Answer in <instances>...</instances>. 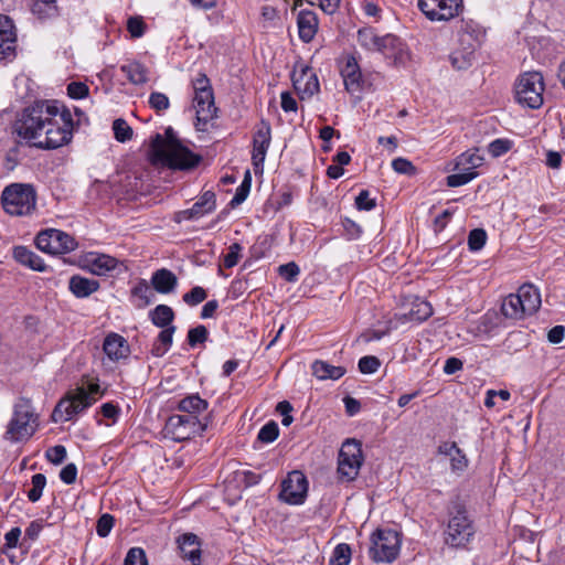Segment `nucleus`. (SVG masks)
<instances>
[{"mask_svg":"<svg viewBox=\"0 0 565 565\" xmlns=\"http://www.w3.org/2000/svg\"><path fill=\"white\" fill-rule=\"evenodd\" d=\"M278 274L288 282H295L300 274V268L295 262L278 267Z\"/></svg>","mask_w":565,"mask_h":565,"instance_id":"obj_47","label":"nucleus"},{"mask_svg":"<svg viewBox=\"0 0 565 565\" xmlns=\"http://www.w3.org/2000/svg\"><path fill=\"white\" fill-rule=\"evenodd\" d=\"M193 107L196 113V119L204 125L216 117L217 108L214 103L213 90L194 94Z\"/></svg>","mask_w":565,"mask_h":565,"instance_id":"obj_19","label":"nucleus"},{"mask_svg":"<svg viewBox=\"0 0 565 565\" xmlns=\"http://www.w3.org/2000/svg\"><path fill=\"white\" fill-rule=\"evenodd\" d=\"M14 132L39 149H57L73 138L71 111L57 100H36L25 107L13 126Z\"/></svg>","mask_w":565,"mask_h":565,"instance_id":"obj_1","label":"nucleus"},{"mask_svg":"<svg viewBox=\"0 0 565 565\" xmlns=\"http://www.w3.org/2000/svg\"><path fill=\"white\" fill-rule=\"evenodd\" d=\"M39 427V416L35 414L29 398L20 397L13 405V414L4 434L6 439L19 443L34 435Z\"/></svg>","mask_w":565,"mask_h":565,"instance_id":"obj_3","label":"nucleus"},{"mask_svg":"<svg viewBox=\"0 0 565 565\" xmlns=\"http://www.w3.org/2000/svg\"><path fill=\"white\" fill-rule=\"evenodd\" d=\"M308 493L307 477L299 470L288 473L281 482L280 499L288 504H302Z\"/></svg>","mask_w":565,"mask_h":565,"instance_id":"obj_13","label":"nucleus"},{"mask_svg":"<svg viewBox=\"0 0 565 565\" xmlns=\"http://www.w3.org/2000/svg\"><path fill=\"white\" fill-rule=\"evenodd\" d=\"M513 146L509 139H495L488 146V151L493 158H498L507 153Z\"/></svg>","mask_w":565,"mask_h":565,"instance_id":"obj_46","label":"nucleus"},{"mask_svg":"<svg viewBox=\"0 0 565 565\" xmlns=\"http://www.w3.org/2000/svg\"><path fill=\"white\" fill-rule=\"evenodd\" d=\"M182 557L192 565L201 564V542L193 533H184L177 540Z\"/></svg>","mask_w":565,"mask_h":565,"instance_id":"obj_23","label":"nucleus"},{"mask_svg":"<svg viewBox=\"0 0 565 565\" xmlns=\"http://www.w3.org/2000/svg\"><path fill=\"white\" fill-rule=\"evenodd\" d=\"M32 488L28 491V499L31 502H36L40 500L43 489L46 484V478L43 473H36L32 476L31 479Z\"/></svg>","mask_w":565,"mask_h":565,"instance_id":"obj_41","label":"nucleus"},{"mask_svg":"<svg viewBox=\"0 0 565 565\" xmlns=\"http://www.w3.org/2000/svg\"><path fill=\"white\" fill-rule=\"evenodd\" d=\"M66 448L62 445H56L46 450L45 457L53 465H61L66 458Z\"/></svg>","mask_w":565,"mask_h":565,"instance_id":"obj_54","label":"nucleus"},{"mask_svg":"<svg viewBox=\"0 0 565 565\" xmlns=\"http://www.w3.org/2000/svg\"><path fill=\"white\" fill-rule=\"evenodd\" d=\"M544 83L539 72L522 74L515 84V99L522 106L537 109L543 104Z\"/></svg>","mask_w":565,"mask_h":565,"instance_id":"obj_8","label":"nucleus"},{"mask_svg":"<svg viewBox=\"0 0 565 565\" xmlns=\"http://www.w3.org/2000/svg\"><path fill=\"white\" fill-rule=\"evenodd\" d=\"M149 105L156 111H164L170 107V100L163 93L153 92L149 96Z\"/></svg>","mask_w":565,"mask_h":565,"instance_id":"obj_49","label":"nucleus"},{"mask_svg":"<svg viewBox=\"0 0 565 565\" xmlns=\"http://www.w3.org/2000/svg\"><path fill=\"white\" fill-rule=\"evenodd\" d=\"M340 72L348 93L354 95L362 90V73L354 56H347L344 58V64L341 66Z\"/></svg>","mask_w":565,"mask_h":565,"instance_id":"obj_18","label":"nucleus"},{"mask_svg":"<svg viewBox=\"0 0 565 565\" xmlns=\"http://www.w3.org/2000/svg\"><path fill=\"white\" fill-rule=\"evenodd\" d=\"M35 245L42 252L56 255L73 252L77 247V242L65 232L47 228L36 235Z\"/></svg>","mask_w":565,"mask_h":565,"instance_id":"obj_10","label":"nucleus"},{"mask_svg":"<svg viewBox=\"0 0 565 565\" xmlns=\"http://www.w3.org/2000/svg\"><path fill=\"white\" fill-rule=\"evenodd\" d=\"M207 329L204 326L200 324L189 330L188 342L191 347H195L200 343L205 342L207 340Z\"/></svg>","mask_w":565,"mask_h":565,"instance_id":"obj_48","label":"nucleus"},{"mask_svg":"<svg viewBox=\"0 0 565 565\" xmlns=\"http://www.w3.org/2000/svg\"><path fill=\"white\" fill-rule=\"evenodd\" d=\"M127 30L132 38H140L145 33L146 24L140 17H131L127 21Z\"/></svg>","mask_w":565,"mask_h":565,"instance_id":"obj_56","label":"nucleus"},{"mask_svg":"<svg viewBox=\"0 0 565 565\" xmlns=\"http://www.w3.org/2000/svg\"><path fill=\"white\" fill-rule=\"evenodd\" d=\"M392 168L395 172L401 174H413L416 170L409 160L402 157L392 161Z\"/></svg>","mask_w":565,"mask_h":565,"instance_id":"obj_60","label":"nucleus"},{"mask_svg":"<svg viewBox=\"0 0 565 565\" xmlns=\"http://www.w3.org/2000/svg\"><path fill=\"white\" fill-rule=\"evenodd\" d=\"M299 38L309 43L316 35L318 30V18L315 12L302 10L297 18Z\"/></svg>","mask_w":565,"mask_h":565,"instance_id":"obj_24","label":"nucleus"},{"mask_svg":"<svg viewBox=\"0 0 565 565\" xmlns=\"http://www.w3.org/2000/svg\"><path fill=\"white\" fill-rule=\"evenodd\" d=\"M151 285L159 294H170L175 289L178 278L171 270L161 268L152 274Z\"/></svg>","mask_w":565,"mask_h":565,"instance_id":"obj_27","label":"nucleus"},{"mask_svg":"<svg viewBox=\"0 0 565 565\" xmlns=\"http://www.w3.org/2000/svg\"><path fill=\"white\" fill-rule=\"evenodd\" d=\"M113 130L115 139L119 142H126L132 137V128L121 118L114 120Z\"/></svg>","mask_w":565,"mask_h":565,"instance_id":"obj_40","label":"nucleus"},{"mask_svg":"<svg viewBox=\"0 0 565 565\" xmlns=\"http://www.w3.org/2000/svg\"><path fill=\"white\" fill-rule=\"evenodd\" d=\"M119 262L113 256L89 253L83 259V268L97 276H106L115 270Z\"/></svg>","mask_w":565,"mask_h":565,"instance_id":"obj_17","label":"nucleus"},{"mask_svg":"<svg viewBox=\"0 0 565 565\" xmlns=\"http://www.w3.org/2000/svg\"><path fill=\"white\" fill-rule=\"evenodd\" d=\"M448 514L446 543L454 547L466 546L475 535V527L465 504L459 499L452 500L448 508Z\"/></svg>","mask_w":565,"mask_h":565,"instance_id":"obj_4","label":"nucleus"},{"mask_svg":"<svg viewBox=\"0 0 565 565\" xmlns=\"http://www.w3.org/2000/svg\"><path fill=\"white\" fill-rule=\"evenodd\" d=\"M120 71L134 85H142L148 81V68L139 62H130L120 66Z\"/></svg>","mask_w":565,"mask_h":565,"instance_id":"obj_32","label":"nucleus"},{"mask_svg":"<svg viewBox=\"0 0 565 565\" xmlns=\"http://www.w3.org/2000/svg\"><path fill=\"white\" fill-rule=\"evenodd\" d=\"M249 190H250V177L247 173L244 181L236 189V192L231 201V205L236 206V205L243 203L246 200Z\"/></svg>","mask_w":565,"mask_h":565,"instance_id":"obj_53","label":"nucleus"},{"mask_svg":"<svg viewBox=\"0 0 565 565\" xmlns=\"http://www.w3.org/2000/svg\"><path fill=\"white\" fill-rule=\"evenodd\" d=\"M433 307L428 301L416 298L412 303L407 319L409 321L423 322L427 320L433 315Z\"/></svg>","mask_w":565,"mask_h":565,"instance_id":"obj_36","label":"nucleus"},{"mask_svg":"<svg viewBox=\"0 0 565 565\" xmlns=\"http://www.w3.org/2000/svg\"><path fill=\"white\" fill-rule=\"evenodd\" d=\"M114 522H115V519L111 514L109 513H104L99 516V519L97 520V524H96V533L98 536L100 537H106L113 526H114Z\"/></svg>","mask_w":565,"mask_h":565,"instance_id":"obj_50","label":"nucleus"},{"mask_svg":"<svg viewBox=\"0 0 565 565\" xmlns=\"http://www.w3.org/2000/svg\"><path fill=\"white\" fill-rule=\"evenodd\" d=\"M294 87L300 94V98H309L319 92L317 76L310 71H303L299 78H294Z\"/></svg>","mask_w":565,"mask_h":565,"instance_id":"obj_29","label":"nucleus"},{"mask_svg":"<svg viewBox=\"0 0 565 565\" xmlns=\"http://www.w3.org/2000/svg\"><path fill=\"white\" fill-rule=\"evenodd\" d=\"M449 458L452 471H463L468 467V459L460 448L459 454H454Z\"/></svg>","mask_w":565,"mask_h":565,"instance_id":"obj_62","label":"nucleus"},{"mask_svg":"<svg viewBox=\"0 0 565 565\" xmlns=\"http://www.w3.org/2000/svg\"><path fill=\"white\" fill-rule=\"evenodd\" d=\"M174 317V311L167 305H158L154 309L149 311L151 322L161 329L172 326Z\"/></svg>","mask_w":565,"mask_h":565,"instance_id":"obj_35","label":"nucleus"},{"mask_svg":"<svg viewBox=\"0 0 565 565\" xmlns=\"http://www.w3.org/2000/svg\"><path fill=\"white\" fill-rule=\"evenodd\" d=\"M459 41L466 45L462 50H455L449 58L452 66L457 70H466L472 65L475 60V49L478 43L477 36L468 30H463L459 35Z\"/></svg>","mask_w":565,"mask_h":565,"instance_id":"obj_15","label":"nucleus"},{"mask_svg":"<svg viewBox=\"0 0 565 565\" xmlns=\"http://www.w3.org/2000/svg\"><path fill=\"white\" fill-rule=\"evenodd\" d=\"M478 152L479 150L476 148L461 153L456 159L455 169L462 171H475L477 168L481 167L483 164L484 158Z\"/></svg>","mask_w":565,"mask_h":565,"instance_id":"obj_34","label":"nucleus"},{"mask_svg":"<svg viewBox=\"0 0 565 565\" xmlns=\"http://www.w3.org/2000/svg\"><path fill=\"white\" fill-rule=\"evenodd\" d=\"M351 547L347 543L338 544L332 553L330 565H349L351 562Z\"/></svg>","mask_w":565,"mask_h":565,"instance_id":"obj_39","label":"nucleus"},{"mask_svg":"<svg viewBox=\"0 0 565 565\" xmlns=\"http://www.w3.org/2000/svg\"><path fill=\"white\" fill-rule=\"evenodd\" d=\"M381 365L380 360L374 355H366L360 359L359 370L363 374L375 373Z\"/></svg>","mask_w":565,"mask_h":565,"instance_id":"obj_52","label":"nucleus"},{"mask_svg":"<svg viewBox=\"0 0 565 565\" xmlns=\"http://www.w3.org/2000/svg\"><path fill=\"white\" fill-rule=\"evenodd\" d=\"M312 374L319 380H339L347 370L343 366H335L328 362L317 360L311 365Z\"/></svg>","mask_w":565,"mask_h":565,"instance_id":"obj_30","label":"nucleus"},{"mask_svg":"<svg viewBox=\"0 0 565 565\" xmlns=\"http://www.w3.org/2000/svg\"><path fill=\"white\" fill-rule=\"evenodd\" d=\"M32 12L41 19L52 18L57 14V6L33 2Z\"/></svg>","mask_w":565,"mask_h":565,"instance_id":"obj_59","label":"nucleus"},{"mask_svg":"<svg viewBox=\"0 0 565 565\" xmlns=\"http://www.w3.org/2000/svg\"><path fill=\"white\" fill-rule=\"evenodd\" d=\"M95 402L96 398L90 396L85 387L71 390L54 407L51 415L52 422L72 420L75 416L89 408Z\"/></svg>","mask_w":565,"mask_h":565,"instance_id":"obj_6","label":"nucleus"},{"mask_svg":"<svg viewBox=\"0 0 565 565\" xmlns=\"http://www.w3.org/2000/svg\"><path fill=\"white\" fill-rule=\"evenodd\" d=\"M520 300L522 301L523 310L526 316L535 313L541 307V294L536 287L531 284L522 285L518 292Z\"/></svg>","mask_w":565,"mask_h":565,"instance_id":"obj_25","label":"nucleus"},{"mask_svg":"<svg viewBox=\"0 0 565 565\" xmlns=\"http://www.w3.org/2000/svg\"><path fill=\"white\" fill-rule=\"evenodd\" d=\"M363 462L362 445L356 439H347L339 451L338 473L345 481L354 480Z\"/></svg>","mask_w":565,"mask_h":565,"instance_id":"obj_9","label":"nucleus"},{"mask_svg":"<svg viewBox=\"0 0 565 565\" xmlns=\"http://www.w3.org/2000/svg\"><path fill=\"white\" fill-rule=\"evenodd\" d=\"M88 92V86L82 82H72L67 85V95L73 99L84 98Z\"/></svg>","mask_w":565,"mask_h":565,"instance_id":"obj_58","label":"nucleus"},{"mask_svg":"<svg viewBox=\"0 0 565 565\" xmlns=\"http://www.w3.org/2000/svg\"><path fill=\"white\" fill-rule=\"evenodd\" d=\"M131 295L139 299L138 307L143 308L151 303L152 301V292L150 287L145 279H140L136 286L131 289Z\"/></svg>","mask_w":565,"mask_h":565,"instance_id":"obj_38","label":"nucleus"},{"mask_svg":"<svg viewBox=\"0 0 565 565\" xmlns=\"http://www.w3.org/2000/svg\"><path fill=\"white\" fill-rule=\"evenodd\" d=\"M279 435V427L276 422L270 420L267 424H265L259 433H258V440L262 443H273Z\"/></svg>","mask_w":565,"mask_h":565,"instance_id":"obj_44","label":"nucleus"},{"mask_svg":"<svg viewBox=\"0 0 565 565\" xmlns=\"http://www.w3.org/2000/svg\"><path fill=\"white\" fill-rule=\"evenodd\" d=\"M148 156L153 164L161 163L181 171L194 169L202 160L200 154L181 143L171 127L166 129L164 135L156 134L151 137Z\"/></svg>","mask_w":565,"mask_h":565,"instance_id":"obj_2","label":"nucleus"},{"mask_svg":"<svg viewBox=\"0 0 565 565\" xmlns=\"http://www.w3.org/2000/svg\"><path fill=\"white\" fill-rule=\"evenodd\" d=\"M175 329L177 328L174 326H170L168 328L162 329V331L158 334V338L156 341L163 344L167 348V350H169L172 344V339H173Z\"/></svg>","mask_w":565,"mask_h":565,"instance_id":"obj_64","label":"nucleus"},{"mask_svg":"<svg viewBox=\"0 0 565 565\" xmlns=\"http://www.w3.org/2000/svg\"><path fill=\"white\" fill-rule=\"evenodd\" d=\"M271 141V128L268 121L262 120L253 136L252 162L254 171H263L264 161Z\"/></svg>","mask_w":565,"mask_h":565,"instance_id":"obj_14","label":"nucleus"},{"mask_svg":"<svg viewBox=\"0 0 565 565\" xmlns=\"http://www.w3.org/2000/svg\"><path fill=\"white\" fill-rule=\"evenodd\" d=\"M376 52L382 53L393 64H404L408 60V52L399 38L393 34L381 36Z\"/></svg>","mask_w":565,"mask_h":565,"instance_id":"obj_16","label":"nucleus"},{"mask_svg":"<svg viewBox=\"0 0 565 565\" xmlns=\"http://www.w3.org/2000/svg\"><path fill=\"white\" fill-rule=\"evenodd\" d=\"M207 297L206 291L200 287H193L189 292L183 295V301L189 306H196L204 301Z\"/></svg>","mask_w":565,"mask_h":565,"instance_id":"obj_51","label":"nucleus"},{"mask_svg":"<svg viewBox=\"0 0 565 565\" xmlns=\"http://www.w3.org/2000/svg\"><path fill=\"white\" fill-rule=\"evenodd\" d=\"M209 406V403L201 398L199 394H191L185 396L179 402L178 409L183 413H188L186 416H195L204 412Z\"/></svg>","mask_w":565,"mask_h":565,"instance_id":"obj_31","label":"nucleus"},{"mask_svg":"<svg viewBox=\"0 0 565 565\" xmlns=\"http://www.w3.org/2000/svg\"><path fill=\"white\" fill-rule=\"evenodd\" d=\"M42 529H43V523L41 520L32 521L29 524V526L25 529L24 540L35 541L39 537Z\"/></svg>","mask_w":565,"mask_h":565,"instance_id":"obj_63","label":"nucleus"},{"mask_svg":"<svg viewBox=\"0 0 565 565\" xmlns=\"http://www.w3.org/2000/svg\"><path fill=\"white\" fill-rule=\"evenodd\" d=\"M380 39L381 36H379L371 28H363L358 31L359 44L369 51L376 52Z\"/></svg>","mask_w":565,"mask_h":565,"instance_id":"obj_37","label":"nucleus"},{"mask_svg":"<svg viewBox=\"0 0 565 565\" xmlns=\"http://www.w3.org/2000/svg\"><path fill=\"white\" fill-rule=\"evenodd\" d=\"M105 354L111 361L126 359L130 354V348L127 340L118 333H109L106 335L103 344Z\"/></svg>","mask_w":565,"mask_h":565,"instance_id":"obj_22","label":"nucleus"},{"mask_svg":"<svg viewBox=\"0 0 565 565\" xmlns=\"http://www.w3.org/2000/svg\"><path fill=\"white\" fill-rule=\"evenodd\" d=\"M459 171L460 172L449 174L446 178V183L448 186L457 188V186L465 185L478 175V173L476 171H462V170H459Z\"/></svg>","mask_w":565,"mask_h":565,"instance_id":"obj_42","label":"nucleus"},{"mask_svg":"<svg viewBox=\"0 0 565 565\" xmlns=\"http://www.w3.org/2000/svg\"><path fill=\"white\" fill-rule=\"evenodd\" d=\"M13 258L21 265L26 266L36 271H44L46 266L43 259L33 250L25 246H15L13 248Z\"/></svg>","mask_w":565,"mask_h":565,"instance_id":"obj_28","label":"nucleus"},{"mask_svg":"<svg viewBox=\"0 0 565 565\" xmlns=\"http://www.w3.org/2000/svg\"><path fill=\"white\" fill-rule=\"evenodd\" d=\"M356 209L360 211H371L376 206L375 199L370 198L367 190H362L355 198Z\"/></svg>","mask_w":565,"mask_h":565,"instance_id":"obj_57","label":"nucleus"},{"mask_svg":"<svg viewBox=\"0 0 565 565\" xmlns=\"http://www.w3.org/2000/svg\"><path fill=\"white\" fill-rule=\"evenodd\" d=\"M15 42L17 34L12 20L4 14H0V60L14 53Z\"/></svg>","mask_w":565,"mask_h":565,"instance_id":"obj_20","label":"nucleus"},{"mask_svg":"<svg viewBox=\"0 0 565 565\" xmlns=\"http://www.w3.org/2000/svg\"><path fill=\"white\" fill-rule=\"evenodd\" d=\"M215 194L212 191H205L199 200L188 210L178 213L179 220H195L212 212L215 209Z\"/></svg>","mask_w":565,"mask_h":565,"instance_id":"obj_21","label":"nucleus"},{"mask_svg":"<svg viewBox=\"0 0 565 565\" xmlns=\"http://www.w3.org/2000/svg\"><path fill=\"white\" fill-rule=\"evenodd\" d=\"M501 312L505 318L515 320L522 319L526 316L525 311L523 310L520 296L516 294H510L503 299L501 305Z\"/></svg>","mask_w":565,"mask_h":565,"instance_id":"obj_33","label":"nucleus"},{"mask_svg":"<svg viewBox=\"0 0 565 565\" xmlns=\"http://www.w3.org/2000/svg\"><path fill=\"white\" fill-rule=\"evenodd\" d=\"M401 539L394 530H377L371 536L369 555L375 563H392L399 554Z\"/></svg>","mask_w":565,"mask_h":565,"instance_id":"obj_7","label":"nucleus"},{"mask_svg":"<svg viewBox=\"0 0 565 565\" xmlns=\"http://www.w3.org/2000/svg\"><path fill=\"white\" fill-rule=\"evenodd\" d=\"M124 565H148L146 552L141 547H131L125 557Z\"/></svg>","mask_w":565,"mask_h":565,"instance_id":"obj_45","label":"nucleus"},{"mask_svg":"<svg viewBox=\"0 0 565 565\" xmlns=\"http://www.w3.org/2000/svg\"><path fill=\"white\" fill-rule=\"evenodd\" d=\"M487 242V233L483 228H475L468 235V247L471 252L480 250Z\"/></svg>","mask_w":565,"mask_h":565,"instance_id":"obj_43","label":"nucleus"},{"mask_svg":"<svg viewBox=\"0 0 565 565\" xmlns=\"http://www.w3.org/2000/svg\"><path fill=\"white\" fill-rule=\"evenodd\" d=\"M76 477L77 467L75 463H68L60 471V478L66 484H73L76 481Z\"/></svg>","mask_w":565,"mask_h":565,"instance_id":"obj_61","label":"nucleus"},{"mask_svg":"<svg viewBox=\"0 0 565 565\" xmlns=\"http://www.w3.org/2000/svg\"><path fill=\"white\" fill-rule=\"evenodd\" d=\"M205 429L206 424H202L195 416L171 415L164 425L166 436L175 441L190 439Z\"/></svg>","mask_w":565,"mask_h":565,"instance_id":"obj_11","label":"nucleus"},{"mask_svg":"<svg viewBox=\"0 0 565 565\" xmlns=\"http://www.w3.org/2000/svg\"><path fill=\"white\" fill-rule=\"evenodd\" d=\"M98 280L73 275L68 281V289L76 298H86L99 289Z\"/></svg>","mask_w":565,"mask_h":565,"instance_id":"obj_26","label":"nucleus"},{"mask_svg":"<svg viewBox=\"0 0 565 565\" xmlns=\"http://www.w3.org/2000/svg\"><path fill=\"white\" fill-rule=\"evenodd\" d=\"M1 204L10 215H29L36 206L35 189L26 183H12L2 191Z\"/></svg>","mask_w":565,"mask_h":565,"instance_id":"obj_5","label":"nucleus"},{"mask_svg":"<svg viewBox=\"0 0 565 565\" xmlns=\"http://www.w3.org/2000/svg\"><path fill=\"white\" fill-rule=\"evenodd\" d=\"M418 8L430 21H448L463 8L462 0H418Z\"/></svg>","mask_w":565,"mask_h":565,"instance_id":"obj_12","label":"nucleus"},{"mask_svg":"<svg viewBox=\"0 0 565 565\" xmlns=\"http://www.w3.org/2000/svg\"><path fill=\"white\" fill-rule=\"evenodd\" d=\"M242 249L243 248H242L241 244H238V243H233L228 247V252L224 256V266L226 268H232L237 265L239 257H241Z\"/></svg>","mask_w":565,"mask_h":565,"instance_id":"obj_55","label":"nucleus"}]
</instances>
